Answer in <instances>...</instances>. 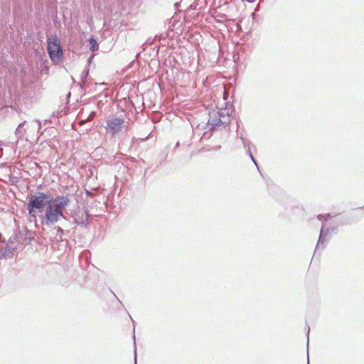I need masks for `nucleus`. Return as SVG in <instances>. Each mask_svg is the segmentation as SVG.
I'll return each mask as SVG.
<instances>
[{
    "instance_id": "1a4fd4ad",
    "label": "nucleus",
    "mask_w": 364,
    "mask_h": 364,
    "mask_svg": "<svg viewBox=\"0 0 364 364\" xmlns=\"http://www.w3.org/2000/svg\"><path fill=\"white\" fill-rule=\"evenodd\" d=\"M242 142H243V145H244V147L245 148L247 152L248 153L250 159L252 160V161L255 163V164L256 166H257V162L255 161L252 153H251V151H250V141H247V140H245L243 138H242Z\"/></svg>"
},
{
    "instance_id": "7ed1b4c3",
    "label": "nucleus",
    "mask_w": 364,
    "mask_h": 364,
    "mask_svg": "<svg viewBox=\"0 0 364 364\" xmlns=\"http://www.w3.org/2000/svg\"><path fill=\"white\" fill-rule=\"evenodd\" d=\"M53 198L50 195L38 192L35 195H31L29 199L30 205L33 208H36L37 210L42 211L43 208H46L48 204H49Z\"/></svg>"
},
{
    "instance_id": "2eb2a0df",
    "label": "nucleus",
    "mask_w": 364,
    "mask_h": 364,
    "mask_svg": "<svg viewBox=\"0 0 364 364\" xmlns=\"http://www.w3.org/2000/svg\"><path fill=\"white\" fill-rule=\"evenodd\" d=\"M55 230H56V231H57V232H58H58H59V233H60V239L61 240V239H62L61 234H63V230L60 227H59V226L55 227Z\"/></svg>"
},
{
    "instance_id": "423d86ee",
    "label": "nucleus",
    "mask_w": 364,
    "mask_h": 364,
    "mask_svg": "<svg viewBox=\"0 0 364 364\" xmlns=\"http://www.w3.org/2000/svg\"><path fill=\"white\" fill-rule=\"evenodd\" d=\"M75 223L85 227L88 224L89 215L84 210H78L73 215Z\"/></svg>"
},
{
    "instance_id": "f03ea898",
    "label": "nucleus",
    "mask_w": 364,
    "mask_h": 364,
    "mask_svg": "<svg viewBox=\"0 0 364 364\" xmlns=\"http://www.w3.org/2000/svg\"><path fill=\"white\" fill-rule=\"evenodd\" d=\"M230 116L225 110L212 109L209 111V119L208 123L212 127L223 125L225 127L230 123Z\"/></svg>"
},
{
    "instance_id": "f3484780",
    "label": "nucleus",
    "mask_w": 364,
    "mask_h": 364,
    "mask_svg": "<svg viewBox=\"0 0 364 364\" xmlns=\"http://www.w3.org/2000/svg\"><path fill=\"white\" fill-rule=\"evenodd\" d=\"M33 122L35 123H37L38 124V129L39 130L41 129V123L39 120H35Z\"/></svg>"
},
{
    "instance_id": "6e6552de",
    "label": "nucleus",
    "mask_w": 364,
    "mask_h": 364,
    "mask_svg": "<svg viewBox=\"0 0 364 364\" xmlns=\"http://www.w3.org/2000/svg\"><path fill=\"white\" fill-rule=\"evenodd\" d=\"M328 232V230H325L323 229V228H321L316 250L317 248H318L320 245H323L324 243V242L326 241V237L327 236Z\"/></svg>"
},
{
    "instance_id": "9b49d317",
    "label": "nucleus",
    "mask_w": 364,
    "mask_h": 364,
    "mask_svg": "<svg viewBox=\"0 0 364 364\" xmlns=\"http://www.w3.org/2000/svg\"><path fill=\"white\" fill-rule=\"evenodd\" d=\"M27 210L28 211V213H29L30 216H31L33 218H36V210H37V209L36 208L31 207L30 205V203L29 202L27 204Z\"/></svg>"
},
{
    "instance_id": "4468645a",
    "label": "nucleus",
    "mask_w": 364,
    "mask_h": 364,
    "mask_svg": "<svg viewBox=\"0 0 364 364\" xmlns=\"http://www.w3.org/2000/svg\"><path fill=\"white\" fill-rule=\"evenodd\" d=\"M10 257V255H6V251H0V259Z\"/></svg>"
},
{
    "instance_id": "f257e3e1",
    "label": "nucleus",
    "mask_w": 364,
    "mask_h": 364,
    "mask_svg": "<svg viewBox=\"0 0 364 364\" xmlns=\"http://www.w3.org/2000/svg\"><path fill=\"white\" fill-rule=\"evenodd\" d=\"M70 202V198L66 196L54 198L45 208L44 213L41 215L42 224L51 227L61 218L65 219L64 210L69 205Z\"/></svg>"
},
{
    "instance_id": "0eeeda50",
    "label": "nucleus",
    "mask_w": 364,
    "mask_h": 364,
    "mask_svg": "<svg viewBox=\"0 0 364 364\" xmlns=\"http://www.w3.org/2000/svg\"><path fill=\"white\" fill-rule=\"evenodd\" d=\"M26 124V121H24V122H21V124H19L18 127L16 128V129L15 131V135L16 136V137L18 139L21 138L24 135L26 129H23V127L25 126Z\"/></svg>"
},
{
    "instance_id": "f8f14e48",
    "label": "nucleus",
    "mask_w": 364,
    "mask_h": 364,
    "mask_svg": "<svg viewBox=\"0 0 364 364\" xmlns=\"http://www.w3.org/2000/svg\"><path fill=\"white\" fill-rule=\"evenodd\" d=\"M89 73L88 69H85L81 74V79L82 81L87 77Z\"/></svg>"
},
{
    "instance_id": "a211bd4d",
    "label": "nucleus",
    "mask_w": 364,
    "mask_h": 364,
    "mask_svg": "<svg viewBox=\"0 0 364 364\" xmlns=\"http://www.w3.org/2000/svg\"><path fill=\"white\" fill-rule=\"evenodd\" d=\"M134 360H135V364H136V346H134Z\"/></svg>"
},
{
    "instance_id": "6ab92c4d",
    "label": "nucleus",
    "mask_w": 364,
    "mask_h": 364,
    "mask_svg": "<svg viewBox=\"0 0 364 364\" xmlns=\"http://www.w3.org/2000/svg\"><path fill=\"white\" fill-rule=\"evenodd\" d=\"M325 218V216H324L323 215H318V220H322L323 218Z\"/></svg>"
},
{
    "instance_id": "ddd939ff",
    "label": "nucleus",
    "mask_w": 364,
    "mask_h": 364,
    "mask_svg": "<svg viewBox=\"0 0 364 364\" xmlns=\"http://www.w3.org/2000/svg\"><path fill=\"white\" fill-rule=\"evenodd\" d=\"M96 114V112L95 111H92L90 113L89 117L87 118L86 121L90 122L93 119Z\"/></svg>"
},
{
    "instance_id": "20e7f679",
    "label": "nucleus",
    "mask_w": 364,
    "mask_h": 364,
    "mask_svg": "<svg viewBox=\"0 0 364 364\" xmlns=\"http://www.w3.org/2000/svg\"><path fill=\"white\" fill-rule=\"evenodd\" d=\"M48 51L52 60H58L63 55L60 45L56 38H48Z\"/></svg>"
},
{
    "instance_id": "aec40b11",
    "label": "nucleus",
    "mask_w": 364,
    "mask_h": 364,
    "mask_svg": "<svg viewBox=\"0 0 364 364\" xmlns=\"http://www.w3.org/2000/svg\"><path fill=\"white\" fill-rule=\"evenodd\" d=\"M309 331H310V328H309V327H308V332H307L308 336H309Z\"/></svg>"
},
{
    "instance_id": "39448f33",
    "label": "nucleus",
    "mask_w": 364,
    "mask_h": 364,
    "mask_svg": "<svg viewBox=\"0 0 364 364\" xmlns=\"http://www.w3.org/2000/svg\"><path fill=\"white\" fill-rule=\"evenodd\" d=\"M125 127L124 120L122 118L113 117L107 122L106 129L113 135L119 133Z\"/></svg>"
},
{
    "instance_id": "dca6fc26",
    "label": "nucleus",
    "mask_w": 364,
    "mask_h": 364,
    "mask_svg": "<svg viewBox=\"0 0 364 364\" xmlns=\"http://www.w3.org/2000/svg\"><path fill=\"white\" fill-rule=\"evenodd\" d=\"M0 251H6V255H10V257H11L13 255V253L9 250L1 249V250H0Z\"/></svg>"
},
{
    "instance_id": "412c9836",
    "label": "nucleus",
    "mask_w": 364,
    "mask_h": 364,
    "mask_svg": "<svg viewBox=\"0 0 364 364\" xmlns=\"http://www.w3.org/2000/svg\"><path fill=\"white\" fill-rule=\"evenodd\" d=\"M133 338H134V340H135V336L134 335L133 336Z\"/></svg>"
},
{
    "instance_id": "9d476101",
    "label": "nucleus",
    "mask_w": 364,
    "mask_h": 364,
    "mask_svg": "<svg viewBox=\"0 0 364 364\" xmlns=\"http://www.w3.org/2000/svg\"><path fill=\"white\" fill-rule=\"evenodd\" d=\"M90 50L95 51L98 48V43L94 38L90 39Z\"/></svg>"
}]
</instances>
